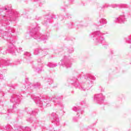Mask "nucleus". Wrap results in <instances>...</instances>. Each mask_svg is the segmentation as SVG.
I'll return each mask as SVG.
<instances>
[{
	"label": "nucleus",
	"mask_w": 131,
	"mask_h": 131,
	"mask_svg": "<svg viewBox=\"0 0 131 131\" xmlns=\"http://www.w3.org/2000/svg\"><path fill=\"white\" fill-rule=\"evenodd\" d=\"M5 10H8V9L6 8Z\"/></svg>",
	"instance_id": "1"
}]
</instances>
